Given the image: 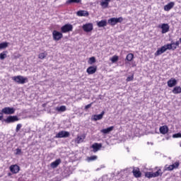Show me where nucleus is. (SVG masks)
<instances>
[{"label": "nucleus", "mask_w": 181, "mask_h": 181, "mask_svg": "<svg viewBox=\"0 0 181 181\" xmlns=\"http://www.w3.org/2000/svg\"><path fill=\"white\" fill-rule=\"evenodd\" d=\"M12 80L17 84H24L28 82V78L27 77H24L23 76H13Z\"/></svg>", "instance_id": "nucleus-1"}, {"label": "nucleus", "mask_w": 181, "mask_h": 181, "mask_svg": "<svg viewBox=\"0 0 181 181\" xmlns=\"http://www.w3.org/2000/svg\"><path fill=\"white\" fill-rule=\"evenodd\" d=\"M180 161H175V163H173L171 165H168L166 164L164 167V172L166 171H173V170H176L178 169V168H180Z\"/></svg>", "instance_id": "nucleus-2"}, {"label": "nucleus", "mask_w": 181, "mask_h": 181, "mask_svg": "<svg viewBox=\"0 0 181 181\" xmlns=\"http://www.w3.org/2000/svg\"><path fill=\"white\" fill-rule=\"evenodd\" d=\"M163 173L162 172V170H160V168L158 169V170H157L155 173H152V172H146L145 173V177L150 179V178H153V177H158L159 176L162 177Z\"/></svg>", "instance_id": "nucleus-3"}, {"label": "nucleus", "mask_w": 181, "mask_h": 181, "mask_svg": "<svg viewBox=\"0 0 181 181\" xmlns=\"http://www.w3.org/2000/svg\"><path fill=\"white\" fill-rule=\"evenodd\" d=\"M170 49H172L170 45H163L160 48H159L158 49H157V51L155 52V56H160L161 54H163L165 52H166L167 50H170Z\"/></svg>", "instance_id": "nucleus-4"}, {"label": "nucleus", "mask_w": 181, "mask_h": 181, "mask_svg": "<svg viewBox=\"0 0 181 181\" xmlns=\"http://www.w3.org/2000/svg\"><path fill=\"white\" fill-rule=\"evenodd\" d=\"M1 111L4 113V115H11L15 113L16 109L13 107H4L1 110Z\"/></svg>", "instance_id": "nucleus-5"}, {"label": "nucleus", "mask_w": 181, "mask_h": 181, "mask_svg": "<svg viewBox=\"0 0 181 181\" xmlns=\"http://www.w3.org/2000/svg\"><path fill=\"white\" fill-rule=\"evenodd\" d=\"M52 38H53V40H55V41L61 40V39L63 38V34L62 33H60L58 30H54L52 31Z\"/></svg>", "instance_id": "nucleus-6"}, {"label": "nucleus", "mask_w": 181, "mask_h": 181, "mask_svg": "<svg viewBox=\"0 0 181 181\" xmlns=\"http://www.w3.org/2000/svg\"><path fill=\"white\" fill-rule=\"evenodd\" d=\"M73 25L71 24H65L61 28V32L62 33H69L73 31Z\"/></svg>", "instance_id": "nucleus-7"}, {"label": "nucleus", "mask_w": 181, "mask_h": 181, "mask_svg": "<svg viewBox=\"0 0 181 181\" xmlns=\"http://www.w3.org/2000/svg\"><path fill=\"white\" fill-rule=\"evenodd\" d=\"M18 121H19V118L16 115L8 116L6 118V119H4V122H6V124L14 123Z\"/></svg>", "instance_id": "nucleus-8"}, {"label": "nucleus", "mask_w": 181, "mask_h": 181, "mask_svg": "<svg viewBox=\"0 0 181 181\" xmlns=\"http://www.w3.org/2000/svg\"><path fill=\"white\" fill-rule=\"evenodd\" d=\"M70 136V133L66 131H61L56 134V139H63V138H69Z\"/></svg>", "instance_id": "nucleus-9"}, {"label": "nucleus", "mask_w": 181, "mask_h": 181, "mask_svg": "<svg viewBox=\"0 0 181 181\" xmlns=\"http://www.w3.org/2000/svg\"><path fill=\"white\" fill-rule=\"evenodd\" d=\"M8 169L10 170V171L12 174H17V173H19L21 168L19 167L18 165L14 164V165H11L8 168Z\"/></svg>", "instance_id": "nucleus-10"}, {"label": "nucleus", "mask_w": 181, "mask_h": 181, "mask_svg": "<svg viewBox=\"0 0 181 181\" xmlns=\"http://www.w3.org/2000/svg\"><path fill=\"white\" fill-rule=\"evenodd\" d=\"M82 29L85 33H90L93 30V24L88 23L82 26Z\"/></svg>", "instance_id": "nucleus-11"}, {"label": "nucleus", "mask_w": 181, "mask_h": 181, "mask_svg": "<svg viewBox=\"0 0 181 181\" xmlns=\"http://www.w3.org/2000/svg\"><path fill=\"white\" fill-rule=\"evenodd\" d=\"M103 148V144L94 143L91 146V148H93L92 151L95 153L98 151H100V148Z\"/></svg>", "instance_id": "nucleus-12"}, {"label": "nucleus", "mask_w": 181, "mask_h": 181, "mask_svg": "<svg viewBox=\"0 0 181 181\" xmlns=\"http://www.w3.org/2000/svg\"><path fill=\"white\" fill-rule=\"evenodd\" d=\"M158 28L162 30L161 33L163 34H165L169 32L170 26L168 25V23H163L161 24V25H159Z\"/></svg>", "instance_id": "nucleus-13"}, {"label": "nucleus", "mask_w": 181, "mask_h": 181, "mask_svg": "<svg viewBox=\"0 0 181 181\" xmlns=\"http://www.w3.org/2000/svg\"><path fill=\"white\" fill-rule=\"evenodd\" d=\"M132 173L134 177L136 178L141 177V172L140 171L139 168H134Z\"/></svg>", "instance_id": "nucleus-14"}, {"label": "nucleus", "mask_w": 181, "mask_h": 181, "mask_svg": "<svg viewBox=\"0 0 181 181\" xmlns=\"http://www.w3.org/2000/svg\"><path fill=\"white\" fill-rule=\"evenodd\" d=\"M177 81L175 78H171L168 81V86L169 88H173L177 86Z\"/></svg>", "instance_id": "nucleus-15"}, {"label": "nucleus", "mask_w": 181, "mask_h": 181, "mask_svg": "<svg viewBox=\"0 0 181 181\" xmlns=\"http://www.w3.org/2000/svg\"><path fill=\"white\" fill-rule=\"evenodd\" d=\"M96 71H97V66H91L87 69L86 72L88 73V75H92V74H95Z\"/></svg>", "instance_id": "nucleus-16"}, {"label": "nucleus", "mask_w": 181, "mask_h": 181, "mask_svg": "<svg viewBox=\"0 0 181 181\" xmlns=\"http://www.w3.org/2000/svg\"><path fill=\"white\" fill-rule=\"evenodd\" d=\"M159 131L161 134L165 135L168 134L169 129L167 125H163L160 127Z\"/></svg>", "instance_id": "nucleus-17"}, {"label": "nucleus", "mask_w": 181, "mask_h": 181, "mask_svg": "<svg viewBox=\"0 0 181 181\" xmlns=\"http://www.w3.org/2000/svg\"><path fill=\"white\" fill-rule=\"evenodd\" d=\"M175 6V3L171 1L164 6V11H169Z\"/></svg>", "instance_id": "nucleus-18"}, {"label": "nucleus", "mask_w": 181, "mask_h": 181, "mask_svg": "<svg viewBox=\"0 0 181 181\" xmlns=\"http://www.w3.org/2000/svg\"><path fill=\"white\" fill-rule=\"evenodd\" d=\"M86 136L85 134H82V136H76V138L75 139V143H76V144L83 143V140L86 139Z\"/></svg>", "instance_id": "nucleus-19"}, {"label": "nucleus", "mask_w": 181, "mask_h": 181, "mask_svg": "<svg viewBox=\"0 0 181 181\" xmlns=\"http://www.w3.org/2000/svg\"><path fill=\"white\" fill-rule=\"evenodd\" d=\"M90 14L86 11H78L76 12V16L78 17H88Z\"/></svg>", "instance_id": "nucleus-20"}, {"label": "nucleus", "mask_w": 181, "mask_h": 181, "mask_svg": "<svg viewBox=\"0 0 181 181\" xmlns=\"http://www.w3.org/2000/svg\"><path fill=\"white\" fill-rule=\"evenodd\" d=\"M114 129V126H111L110 127H107V129H101L100 132L103 134H108L110 132H112Z\"/></svg>", "instance_id": "nucleus-21"}, {"label": "nucleus", "mask_w": 181, "mask_h": 181, "mask_svg": "<svg viewBox=\"0 0 181 181\" xmlns=\"http://www.w3.org/2000/svg\"><path fill=\"white\" fill-rule=\"evenodd\" d=\"M104 115H105V112L104 111H103L99 115H93V120L94 121H97V120L103 119Z\"/></svg>", "instance_id": "nucleus-22"}, {"label": "nucleus", "mask_w": 181, "mask_h": 181, "mask_svg": "<svg viewBox=\"0 0 181 181\" xmlns=\"http://www.w3.org/2000/svg\"><path fill=\"white\" fill-rule=\"evenodd\" d=\"M134 59V54L133 53H129L127 56H126L125 57V61L131 62Z\"/></svg>", "instance_id": "nucleus-23"}, {"label": "nucleus", "mask_w": 181, "mask_h": 181, "mask_svg": "<svg viewBox=\"0 0 181 181\" xmlns=\"http://www.w3.org/2000/svg\"><path fill=\"white\" fill-rule=\"evenodd\" d=\"M107 25V22L105 20H102L100 22L97 23V25L98 28H103Z\"/></svg>", "instance_id": "nucleus-24"}, {"label": "nucleus", "mask_w": 181, "mask_h": 181, "mask_svg": "<svg viewBox=\"0 0 181 181\" xmlns=\"http://www.w3.org/2000/svg\"><path fill=\"white\" fill-rule=\"evenodd\" d=\"M60 163H61V160L58 159V160L51 163V167L52 168H56L59 165Z\"/></svg>", "instance_id": "nucleus-25"}, {"label": "nucleus", "mask_w": 181, "mask_h": 181, "mask_svg": "<svg viewBox=\"0 0 181 181\" xmlns=\"http://www.w3.org/2000/svg\"><path fill=\"white\" fill-rule=\"evenodd\" d=\"M173 93L175 95L181 93V87L180 86H175L173 89Z\"/></svg>", "instance_id": "nucleus-26"}, {"label": "nucleus", "mask_w": 181, "mask_h": 181, "mask_svg": "<svg viewBox=\"0 0 181 181\" xmlns=\"http://www.w3.org/2000/svg\"><path fill=\"white\" fill-rule=\"evenodd\" d=\"M55 110L58 112H64L66 110V106L62 105L60 107H57Z\"/></svg>", "instance_id": "nucleus-27"}, {"label": "nucleus", "mask_w": 181, "mask_h": 181, "mask_svg": "<svg viewBox=\"0 0 181 181\" xmlns=\"http://www.w3.org/2000/svg\"><path fill=\"white\" fill-rule=\"evenodd\" d=\"M112 0H103L101 3H100V6H105V8H107L108 5H109V2H110Z\"/></svg>", "instance_id": "nucleus-28"}, {"label": "nucleus", "mask_w": 181, "mask_h": 181, "mask_svg": "<svg viewBox=\"0 0 181 181\" xmlns=\"http://www.w3.org/2000/svg\"><path fill=\"white\" fill-rule=\"evenodd\" d=\"M107 23H109L112 26H114V25L117 24V23L116 22L115 18H110L109 20H107Z\"/></svg>", "instance_id": "nucleus-29"}, {"label": "nucleus", "mask_w": 181, "mask_h": 181, "mask_svg": "<svg viewBox=\"0 0 181 181\" xmlns=\"http://www.w3.org/2000/svg\"><path fill=\"white\" fill-rule=\"evenodd\" d=\"M81 4V0H66V4Z\"/></svg>", "instance_id": "nucleus-30"}, {"label": "nucleus", "mask_w": 181, "mask_h": 181, "mask_svg": "<svg viewBox=\"0 0 181 181\" xmlns=\"http://www.w3.org/2000/svg\"><path fill=\"white\" fill-rule=\"evenodd\" d=\"M8 47V42H4L0 43V49H6Z\"/></svg>", "instance_id": "nucleus-31"}, {"label": "nucleus", "mask_w": 181, "mask_h": 181, "mask_svg": "<svg viewBox=\"0 0 181 181\" xmlns=\"http://www.w3.org/2000/svg\"><path fill=\"white\" fill-rule=\"evenodd\" d=\"M119 60V57L117 55H114L110 58V61L112 63H117Z\"/></svg>", "instance_id": "nucleus-32"}, {"label": "nucleus", "mask_w": 181, "mask_h": 181, "mask_svg": "<svg viewBox=\"0 0 181 181\" xmlns=\"http://www.w3.org/2000/svg\"><path fill=\"white\" fill-rule=\"evenodd\" d=\"M98 158L97 156H91L87 158L88 162H92L96 160Z\"/></svg>", "instance_id": "nucleus-33"}, {"label": "nucleus", "mask_w": 181, "mask_h": 181, "mask_svg": "<svg viewBox=\"0 0 181 181\" xmlns=\"http://www.w3.org/2000/svg\"><path fill=\"white\" fill-rule=\"evenodd\" d=\"M47 55V52H41L38 55V59H45Z\"/></svg>", "instance_id": "nucleus-34"}, {"label": "nucleus", "mask_w": 181, "mask_h": 181, "mask_svg": "<svg viewBox=\"0 0 181 181\" xmlns=\"http://www.w3.org/2000/svg\"><path fill=\"white\" fill-rule=\"evenodd\" d=\"M8 53L7 51H4L0 54V59L4 60L6 58V54Z\"/></svg>", "instance_id": "nucleus-35"}, {"label": "nucleus", "mask_w": 181, "mask_h": 181, "mask_svg": "<svg viewBox=\"0 0 181 181\" xmlns=\"http://www.w3.org/2000/svg\"><path fill=\"white\" fill-rule=\"evenodd\" d=\"M96 62V60H95V57H91L90 58H89V60H88V64H93L94 63Z\"/></svg>", "instance_id": "nucleus-36"}, {"label": "nucleus", "mask_w": 181, "mask_h": 181, "mask_svg": "<svg viewBox=\"0 0 181 181\" xmlns=\"http://www.w3.org/2000/svg\"><path fill=\"white\" fill-rule=\"evenodd\" d=\"M134 79V75L129 76L127 77V78H126V82L133 81Z\"/></svg>", "instance_id": "nucleus-37"}, {"label": "nucleus", "mask_w": 181, "mask_h": 181, "mask_svg": "<svg viewBox=\"0 0 181 181\" xmlns=\"http://www.w3.org/2000/svg\"><path fill=\"white\" fill-rule=\"evenodd\" d=\"M165 45H170L171 49H170V50H173V51H175L177 47V45H173L172 42L170 44H168Z\"/></svg>", "instance_id": "nucleus-38"}, {"label": "nucleus", "mask_w": 181, "mask_h": 181, "mask_svg": "<svg viewBox=\"0 0 181 181\" xmlns=\"http://www.w3.org/2000/svg\"><path fill=\"white\" fill-rule=\"evenodd\" d=\"M115 20L117 23H121L123 21V18L122 17L115 18Z\"/></svg>", "instance_id": "nucleus-39"}, {"label": "nucleus", "mask_w": 181, "mask_h": 181, "mask_svg": "<svg viewBox=\"0 0 181 181\" xmlns=\"http://www.w3.org/2000/svg\"><path fill=\"white\" fill-rule=\"evenodd\" d=\"M23 125L22 124H18L16 125V132H18L21 129V128H22Z\"/></svg>", "instance_id": "nucleus-40"}, {"label": "nucleus", "mask_w": 181, "mask_h": 181, "mask_svg": "<svg viewBox=\"0 0 181 181\" xmlns=\"http://www.w3.org/2000/svg\"><path fill=\"white\" fill-rule=\"evenodd\" d=\"M173 137L174 139L181 138V133L174 134L173 135Z\"/></svg>", "instance_id": "nucleus-41"}, {"label": "nucleus", "mask_w": 181, "mask_h": 181, "mask_svg": "<svg viewBox=\"0 0 181 181\" xmlns=\"http://www.w3.org/2000/svg\"><path fill=\"white\" fill-rule=\"evenodd\" d=\"M16 151V155H21V154H22V150L21 148H17Z\"/></svg>", "instance_id": "nucleus-42"}, {"label": "nucleus", "mask_w": 181, "mask_h": 181, "mask_svg": "<svg viewBox=\"0 0 181 181\" xmlns=\"http://www.w3.org/2000/svg\"><path fill=\"white\" fill-rule=\"evenodd\" d=\"M92 105H93V102L87 105L86 106H85L84 110H87L88 108H90Z\"/></svg>", "instance_id": "nucleus-43"}, {"label": "nucleus", "mask_w": 181, "mask_h": 181, "mask_svg": "<svg viewBox=\"0 0 181 181\" xmlns=\"http://www.w3.org/2000/svg\"><path fill=\"white\" fill-rule=\"evenodd\" d=\"M173 45L180 46V41L171 42Z\"/></svg>", "instance_id": "nucleus-44"}, {"label": "nucleus", "mask_w": 181, "mask_h": 181, "mask_svg": "<svg viewBox=\"0 0 181 181\" xmlns=\"http://www.w3.org/2000/svg\"><path fill=\"white\" fill-rule=\"evenodd\" d=\"M4 113H3L2 111L0 112V120L4 119Z\"/></svg>", "instance_id": "nucleus-45"}, {"label": "nucleus", "mask_w": 181, "mask_h": 181, "mask_svg": "<svg viewBox=\"0 0 181 181\" xmlns=\"http://www.w3.org/2000/svg\"><path fill=\"white\" fill-rule=\"evenodd\" d=\"M47 103H43V104L42 105V107L43 108H45L46 106H47Z\"/></svg>", "instance_id": "nucleus-46"}, {"label": "nucleus", "mask_w": 181, "mask_h": 181, "mask_svg": "<svg viewBox=\"0 0 181 181\" xmlns=\"http://www.w3.org/2000/svg\"><path fill=\"white\" fill-rule=\"evenodd\" d=\"M11 173H8V177H11Z\"/></svg>", "instance_id": "nucleus-47"}, {"label": "nucleus", "mask_w": 181, "mask_h": 181, "mask_svg": "<svg viewBox=\"0 0 181 181\" xmlns=\"http://www.w3.org/2000/svg\"><path fill=\"white\" fill-rule=\"evenodd\" d=\"M179 42L180 43H181V37L179 39Z\"/></svg>", "instance_id": "nucleus-48"}]
</instances>
